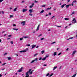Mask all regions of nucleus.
Wrapping results in <instances>:
<instances>
[{
	"instance_id": "f257e3e1",
	"label": "nucleus",
	"mask_w": 77,
	"mask_h": 77,
	"mask_svg": "<svg viewBox=\"0 0 77 77\" xmlns=\"http://www.w3.org/2000/svg\"><path fill=\"white\" fill-rule=\"evenodd\" d=\"M28 50L29 49L26 48V50L20 51H19V52L20 53H25L26 52H27V50Z\"/></svg>"
},
{
	"instance_id": "f03ea898",
	"label": "nucleus",
	"mask_w": 77,
	"mask_h": 77,
	"mask_svg": "<svg viewBox=\"0 0 77 77\" xmlns=\"http://www.w3.org/2000/svg\"><path fill=\"white\" fill-rule=\"evenodd\" d=\"M31 71H32V69H30L26 73V75L27 77H29V73L30 72H31Z\"/></svg>"
},
{
	"instance_id": "7ed1b4c3",
	"label": "nucleus",
	"mask_w": 77,
	"mask_h": 77,
	"mask_svg": "<svg viewBox=\"0 0 77 77\" xmlns=\"http://www.w3.org/2000/svg\"><path fill=\"white\" fill-rule=\"evenodd\" d=\"M21 24H22V26H25L26 24V22L25 21H22L21 23Z\"/></svg>"
},
{
	"instance_id": "20e7f679",
	"label": "nucleus",
	"mask_w": 77,
	"mask_h": 77,
	"mask_svg": "<svg viewBox=\"0 0 77 77\" xmlns=\"http://www.w3.org/2000/svg\"><path fill=\"white\" fill-rule=\"evenodd\" d=\"M31 47H32L31 48V49H33L35 47H36V45H33L31 46Z\"/></svg>"
},
{
	"instance_id": "39448f33",
	"label": "nucleus",
	"mask_w": 77,
	"mask_h": 77,
	"mask_svg": "<svg viewBox=\"0 0 77 77\" xmlns=\"http://www.w3.org/2000/svg\"><path fill=\"white\" fill-rule=\"evenodd\" d=\"M76 52H77V51L76 50H75L73 51V52L72 54V56H74V54Z\"/></svg>"
},
{
	"instance_id": "423d86ee",
	"label": "nucleus",
	"mask_w": 77,
	"mask_h": 77,
	"mask_svg": "<svg viewBox=\"0 0 77 77\" xmlns=\"http://www.w3.org/2000/svg\"><path fill=\"white\" fill-rule=\"evenodd\" d=\"M27 9H23L22 10L23 12H27Z\"/></svg>"
},
{
	"instance_id": "0eeeda50",
	"label": "nucleus",
	"mask_w": 77,
	"mask_h": 77,
	"mask_svg": "<svg viewBox=\"0 0 77 77\" xmlns=\"http://www.w3.org/2000/svg\"><path fill=\"white\" fill-rule=\"evenodd\" d=\"M29 12L30 13H32V12H34V11H33V9H30L29 10Z\"/></svg>"
},
{
	"instance_id": "6e6552de",
	"label": "nucleus",
	"mask_w": 77,
	"mask_h": 77,
	"mask_svg": "<svg viewBox=\"0 0 77 77\" xmlns=\"http://www.w3.org/2000/svg\"><path fill=\"white\" fill-rule=\"evenodd\" d=\"M48 56H46L45 58H43L42 59V60H45L46 59H47V57H48Z\"/></svg>"
},
{
	"instance_id": "1a4fd4ad",
	"label": "nucleus",
	"mask_w": 77,
	"mask_h": 77,
	"mask_svg": "<svg viewBox=\"0 0 77 77\" xmlns=\"http://www.w3.org/2000/svg\"><path fill=\"white\" fill-rule=\"evenodd\" d=\"M39 26H40V25H39L37 27V28L36 29V31H38V30H39Z\"/></svg>"
},
{
	"instance_id": "9d476101",
	"label": "nucleus",
	"mask_w": 77,
	"mask_h": 77,
	"mask_svg": "<svg viewBox=\"0 0 77 77\" xmlns=\"http://www.w3.org/2000/svg\"><path fill=\"white\" fill-rule=\"evenodd\" d=\"M72 21H74L73 23H77V21L75 20V18H74L72 20Z\"/></svg>"
},
{
	"instance_id": "9b49d317",
	"label": "nucleus",
	"mask_w": 77,
	"mask_h": 77,
	"mask_svg": "<svg viewBox=\"0 0 77 77\" xmlns=\"http://www.w3.org/2000/svg\"><path fill=\"white\" fill-rule=\"evenodd\" d=\"M23 67H21V69H20L19 70H18V72H21V71H22V69H23Z\"/></svg>"
},
{
	"instance_id": "f8f14e48",
	"label": "nucleus",
	"mask_w": 77,
	"mask_h": 77,
	"mask_svg": "<svg viewBox=\"0 0 77 77\" xmlns=\"http://www.w3.org/2000/svg\"><path fill=\"white\" fill-rule=\"evenodd\" d=\"M33 6H34V3H33V4H32V5H30V6H29L30 8H33Z\"/></svg>"
},
{
	"instance_id": "ddd939ff",
	"label": "nucleus",
	"mask_w": 77,
	"mask_h": 77,
	"mask_svg": "<svg viewBox=\"0 0 77 77\" xmlns=\"http://www.w3.org/2000/svg\"><path fill=\"white\" fill-rule=\"evenodd\" d=\"M69 6H71V4L68 5H67L66 6V9H67V8H69Z\"/></svg>"
},
{
	"instance_id": "4468645a",
	"label": "nucleus",
	"mask_w": 77,
	"mask_h": 77,
	"mask_svg": "<svg viewBox=\"0 0 77 77\" xmlns=\"http://www.w3.org/2000/svg\"><path fill=\"white\" fill-rule=\"evenodd\" d=\"M57 55V53L56 52H54V53L53 56H55Z\"/></svg>"
},
{
	"instance_id": "2eb2a0df",
	"label": "nucleus",
	"mask_w": 77,
	"mask_h": 77,
	"mask_svg": "<svg viewBox=\"0 0 77 77\" xmlns=\"http://www.w3.org/2000/svg\"><path fill=\"white\" fill-rule=\"evenodd\" d=\"M33 71L34 70H32L31 71V72H29L30 73V74H33Z\"/></svg>"
},
{
	"instance_id": "dca6fc26",
	"label": "nucleus",
	"mask_w": 77,
	"mask_h": 77,
	"mask_svg": "<svg viewBox=\"0 0 77 77\" xmlns=\"http://www.w3.org/2000/svg\"><path fill=\"white\" fill-rule=\"evenodd\" d=\"M65 5H66V4H64L63 5H62L61 6V8H64V6H65Z\"/></svg>"
},
{
	"instance_id": "f3484780",
	"label": "nucleus",
	"mask_w": 77,
	"mask_h": 77,
	"mask_svg": "<svg viewBox=\"0 0 77 77\" xmlns=\"http://www.w3.org/2000/svg\"><path fill=\"white\" fill-rule=\"evenodd\" d=\"M13 30H16V31H17V30H18V29L17 28H13Z\"/></svg>"
},
{
	"instance_id": "a211bd4d",
	"label": "nucleus",
	"mask_w": 77,
	"mask_h": 77,
	"mask_svg": "<svg viewBox=\"0 0 77 77\" xmlns=\"http://www.w3.org/2000/svg\"><path fill=\"white\" fill-rule=\"evenodd\" d=\"M17 7H16L14 9L13 11L14 12H15V11H17Z\"/></svg>"
},
{
	"instance_id": "6ab92c4d",
	"label": "nucleus",
	"mask_w": 77,
	"mask_h": 77,
	"mask_svg": "<svg viewBox=\"0 0 77 77\" xmlns=\"http://www.w3.org/2000/svg\"><path fill=\"white\" fill-rule=\"evenodd\" d=\"M44 10H42L40 12V14H42L44 13Z\"/></svg>"
},
{
	"instance_id": "aec40b11",
	"label": "nucleus",
	"mask_w": 77,
	"mask_h": 77,
	"mask_svg": "<svg viewBox=\"0 0 77 77\" xmlns=\"http://www.w3.org/2000/svg\"><path fill=\"white\" fill-rule=\"evenodd\" d=\"M45 53V51H44V50L42 51H41V53L42 54H44Z\"/></svg>"
},
{
	"instance_id": "412c9836",
	"label": "nucleus",
	"mask_w": 77,
	"mask_h": 77,
	"mask_svg": "<svg viewBox=\"0 0 77 77\" xmlns=\"http://www.w3.org/2000/svg\"><path fill=\"white\" fill-rule=\"evenodd\" d=\"M57 66H56L55 67H54L53 68V71H54V70H55V69H56V68H57Z\"/></svg>"
},
{
	"instance_id": "4be33fe9",
	"label": "nucleus",
	"mask_w": 77,
	"mask_h": 77,
	"mask_svg": "<svg viewBox=\"0 0 77 77\" xmlns=\"http://www.w3.org/2000/svg\"><path fill=\"white\" fill-rule=\"evenodd\" d=\"M73 38H74L73 37H72L69 39H67V40L68 41V40H69V39H73Z\"/></svg>"
},
{
	"instance_id": "5701e85b",
	"label": "nucleus",
	"mask_w": 77,
	"mask_h": 77,
	"mask_svg": "<svg viewBox=\"0 0 77 77\" xmlns=\"http://www.w3.org/2000/svg\"><path fill=\"white\" fill-rule=\"evenodd\" d=\"M34 61L35 62H37V61H38V58H35L34 60Z\"/></svg>"
},
{
	"instance_id": "b1692460",
	"label": "nucleus",
	"mask_w": 77,
	"mask_h": 77,
	"mask_svg": "<svg viewBox=\"0 0 77 77\" xmlns=\"http://www.w3.org/2000/svg\"><path fill=\"white\" fill-rule=\"evenodd\" d=\"M38 54H38V53H36L34 55V57L36 56H37V55H38Z\"/></svg>"
},
{
	"instance_id": "393cba45",
	"label": "nucleus",
	"mask_w": 77,
	"mask_h": 77,
	"mask_svg": "<svg viewBox=\"0 0 77 77\" xmlns=\"http://www.w3.org/2000/svg\"><path fill=\"white\" fill-rule=\"evenodd\" d=\"M49 75H50V73H47V74H46V77H47V76H49Z\"/></svg>"
},
{
	"instance_id": "a878e982",
	"label": "nucleus",
	"mask_w": 77,
	"mask_h": 77,
	"mask_svg": "<svg viewBox=\"0 0 77 77\" xmlns=\"http://www.w3.org/2000/svg\"><path fill=\"white\" fill-rule=\"evenodd\" d=\"M64 20H66V21H67V20H69V19L68 18H65Z\"/></svg>"
},
{
	"instance_id": "bb28decb",
	"label": "nucleus",
	"mask_w": 77,
	"mask_h": 77,
	"mask_svg": "<svg viewBox=\"0 0 77 77\" xmlns=\"http://www.w3.org/2000/svg\"><path fill=\"white\" fill-rule=\"evenodd\" d=\"M75 13V12H74V11H73L72 12V14H71V15H72L74 14V13Z\"/></svg>"
},
{
	"instance_id": "cd10ccee",
	"label": "nucleus",
	"mask_w": 77,
	"mask_h": 77,
	"mask_svg": "<svg viewBox=\"0 0 77 77\" xmlns=\"http://www.w3.org/2000/svg\"><path fill=\"white\" fill-rule=\"evenodd\" d=\"M27 38H29V37L28 36H25L24 37V39H27Z\"/></svg>"
},
{
	"instance_id": "c85d7f7f",
	"label": "nucleus",
	"mask_w": 77,
	"mask_h": 77,
	"mask_svg": "<svg viewBox=\"0 0 77 77\" xmlns=\"http://www.w3.org/2000/svg\"><path fill=\"white\" fill-rule=\"evenodd\" d=\"M7 58L8 60H11V57H8Z\"/></svg>"
},
{
	"instance_id": "c756f323",
	"label": "nucleus",
	"mask_w": 77,
	"mask_h": 77,
	"mask_svg": "<svg viewBox=\"0 0 77 77\" xmlns=\"http://www.w3.org/2000/svg\"><path fill=\"white\" fill-rule=\"evenodd\" d=\"M33 14H32V13L29 14V15H30V16H33Z\"/></svg>"
},
{
	"instance_id": "7c9ffc66",
	"label": "nucleus",
	"mask_w": 77,
	"mask_h": 77,
	"mask_svg": "<svg viewBox=\"0 0 77 77\" xmlns=\"http://www.w3.org/2000/svg\"><path fill=\"white\" fill-rule=\"evenodd\" d=\"M26 46H28V47H30V44H29L26 45Z\"/></svg>"
},
{
	"instance_id": "2f4dec72",
	"label": "nucleus",
	"mask_w": 77,
	"mask_h": 77,
	"mask_svg": "<svg viewBox=\"0 0 77 77\" xmlns=\"http://www.w3.org/2000/svg\"><path fill=\"white\" fill-rule=\"evenodd\" d=\"M42 8H44V7H45V5H42Z\"/></svg>"
},
{
	"instance_id": "473e14b6",
	"label": "nucleus",
	"mask_w": 77,
	"mask_h": 77,
	"mask_svg": "<svg viewBox=\"0 0 77 77\" xmlns=\"http://www.w3.org/2000/svg\"><path fill=\"white\" fill-rule=\"evenodd\" d=\"M35 62L34 60H33L32 61H31L30 62V63H33V62Z\"/></svg>"
},
{
	"instance_id": "72a5a7b5",
	"label": "nucleus",
	"mask_w": 77,
	"mask_h": 77,
	"mask_svg": "<svg viewBox=\"0 0 77 77\" xmlns=\"http://www.w3.org/2000/svg\"><path fill=\"white\" fill-rule=\"evenodd\" d=\"M51 9V7L50 8H47V9L48 10H50V9Z\"/></svg>"
},
{
	"instance_id": "f704fd0d",
	"label": "nucleus",
	"mask_w": 77,
	"mask_h": 77,
	"mask_svg": "<svg viewBox=\"0 0 77 77\" xmlns=\"http://www.w3.org/2000/svg\"><path fill=\"white\" fill-rule=\"evenodd\" d=\"M39 2L36 1V0L35 1V3H38Z\"/></svg>"
},
{
	"instance_id": "c9c22d12",
	"label": "nucleus",
	"mask_w": 77,
	"mask_h": 77,
	"mask_svg": "<svg viewBox=\"0 0 77 77\" xmlns=\"http://www.w3.org/2000/svg\"><path fill=\"white\" fill-rule=\"evenodd\" d=\"M53 75V73H52L50 75V77H51V76H52Z\"/></svg>"
},
{
	"instance_id": "e433bc0d",
	"label": "nucleus",
	"mask_w": 77,
	"mask_h": 77,
	"mask_svg": "<svg viewBox=\"0 0 77 77\" xmlns=\"http://www.w3.org/2000/svg\"><path fill=\"white\" fill-rule=\"evenodd\" d=\"M44 38H41V41H42V40H44Z\"/></svg>"
},
{
	"instance_id": "4c0bfd02",
	"label": "nucleus",
	"mask_w": 77,
	"mask_h": 77,
	"mask_svg": "<svg viewBox=\"0 0 77 77\" xmlns=\"http://www.w3.org/2000/svg\"><path fill=\"white\" fill-rule=\"evenodd\" d=\"M23 38H21L20 39V41H22V40H23Z\"/></svg>"
},
{
	"instance_id": "58836bf2",
	"label": "nucleus",
	"mask_w": 77,
	"mask_h": 77,
	"mask_svg": "<svg viewBox=\"0 0 77 77\" xmlns=\"http://www.w3.org/2000/svg\"><path fill=\"white\" fill-rule=\"evenodd\" d=\"M10 43H11V44H13V41H11V42H10Z\"/></svg>"
},
{
	"instance_id": "ea45409f",
	"label": "nucleus",
	"mask_w": 77,
	"mask_h": 77,
	"mask_svg": "<svg viewBox=\"0 0 77 77\" xmlns=\"http://www.w3.org/2000/svg\"><path fill=\"white\" fill-rule=\"evenodd\" d=\"M55 26H56V27H61V26H58L57 25H55Z\"/></svg>"
},
{
	"instance_id": "a19ab883",
	"label": "nucleus",
	"mask_w": 77,
	"mask_h": 77,
	"mask_svg": "<svg viewBox=\"0 0 77 77\" xmlns=\"http://www.w3.org/2000/svg\"><path fill=\"white\" fill-rule=\"evenodd\" d=\"M6 63H3V64H2V65H3H3H5V64H6Z\"/></svg>"
},
{
	"instance_id": "79ce46f5",
	"label": "nucleus",
	"mask_w": 77,
	"mask_h": 77,
	"mask_svg": "<svg viewBox=\"0 0 77 77\" xmlns=\"http://www.w3.org/2000/svg\"><path fill=\"white\" fill-rule=\"evenodd\" d=\"M7 53H5L4 54V56H5V55H7Z\"/></svg>"
},
{
	"instance_id": "37998d69",
	"label": "nucleus",
	"mask_w": 77,
	"mask_h": 77,
	"mask_svg": "<svg viewBox=\"0 0 77 77\" xmlns=\"http://www.w3.org/2000/svg\"><path fill=\"white\" fill-rule=\"evenodd\" d=\"M41 59H42V57H40V58L39 59V60H41Z\"/></svg>"
},
{
	"instance_id": "c03bdc74",
	"label": "nucleus",
	"mask_w": 77,
	"mask_h": 77,
	"mask_svg": "<svg viewBox=\"0 0 77 77\" xmlns=\"http://www.w3.org/2000/svg\"><path fill=\"white\" fill-rule=\"evenodd\" d=\"M25 2V1H22L21 2V3H24Z\"/></svg>"
},
{
	"instance_id": "a18cd8bd",
	"label": "nucleus",
	"mask_w": 77,
	"mask_h": 77,
	"mask_svg": "<svg viewBox=\"0 0 77 77\" xmlns=\"http://www.w3.org/2000/svg\"><path fill=\"white\" fill-rule=\"evenodd\" d=\"M75 2H77V1H74L73 2H72L73 3H75Z\"/></svg>"
},
{
	"instance_id": "49530a36",
	"label": "nucleus",
	"mask_w": 77,
	"mask_h": 77,
	"mask_svg": "<svg viewBox=\"0 0 77 77\" xmlns=\"http://www.w3.org/2000/svg\"><path fill=\"white\" fill-rule=\"evenodd\" d=\"M4 0H0V3H2L3 1Z\"/></svg>"
},
{
	"instance_id": "de8ad7c7",
	"label": "nucleus",
	"mask_w": 77,
	"mask_h": 77,
	"mask_svg": "<svg viewBox=\"0 0 77 77\" xmlns=\"http://www.w3.org/2000/svg\"><path fill=\"white\" fill-rule=\"evenodd\" d=\"M62 54V53H59L58 54V56H59L60 55V54Z\"/></svg>"
},
{
	"instance_id": "09e8293b",
	"label": "nucleus",
	"mask_w": 77,
	"mask_h": 77,
	"mask_svg": "<svg viewBox=\"0 0 77 77\" xmlns=\"http://www.w3.org/2000/svg\"><path fill=\"white\" fill-rule=\"evenodd\" d=\"M13 17V15H10V18H12Z\"/></svg>"
},
{
	"instance_id": "8fccbe9b",
	"label": "nucleus",
	"mask_w": 77,
	"mask_h": 77,
	"mask_svg": "<svg viewBox=\"0 0 77 77\" xmlns=\"http://www.w3.org/2000/svg\"><path fill=\"white\" fill-rule=\"evenodd\" d=\"M49 15H51V13H49Z\"/></svg>"
},
{
	"instance_id": "3c124183",
	"label": "nucleus",
	"mask_w": 77,
	"mask_h": 77,
	"mask_svg": "<svg viewBox=\"0 0 77 77\" xmlns=\"http://www.w3.org/2000/svg\"><path fill=\"white\" fill-rule=\"evenodd\" d=\"M13 26L14 27H15L16 26V25H15V24H14L13 25Z\"/></svg>"
},
{
	"instance_id": "603ef678",
	"label": "nucleus",
	"mask_w": 77,
	"mask_h": 77,
	"mask_svg": "<svg viewBox=\"0 0 77 77\" xmlns=\"http://www.w3.org/2000/svg\"><path fill=\"white\" fill-rule=\"evenodd\" d=\"M55 43H56V42H53L51 43V44H55Z\"/></svg>"
},
{
	"instance_id": "864d4df0",
	"label": "nucleus",
	"mask_w": 77,
	"mask_h": 77,
	"mask_svg": "<svg viewBox=\"0 0 77 77\" xmlns=\"http://www.w3.org/2000/svg\"><path fill=\"white\" fill-rule=\"evenodd\" d=\"M33 33H35V31H33Z\"/></svg>"
},
{
	"instance_id": "5fc2aeb1",
	"label": "nucleus",
	"mask_w": 77,
	"mask_h": 77,
	"mask_svg": "<svg viewBox=\"0 0 77 77\" xmlns=\"http://www.w3.org/2000/svg\"><path fill=\"white\" fill-rule=\"evenodd\" d=\"M11 36H12V35H8V37H11Z\"/></svg>"
},
{
	"instance_id": "6e6d98bb",
	"label": "nucleus",
	"mask_w": 77,
	"mask_h": 77,
	"mask_svg": "<svg viewBox=\"0 0 77 77\" xmlns=\"http://www.w3.org/2000/svg\"><path fill=\"white\" fill-rule=\"evenodd\" d=\"M39 48V46H37L36 47V48Z\"/></svg>"
},
{
	"instance_id": "4d7b16f0",
	"label": "nucleus",
	"mask_w": 77,
	"mask_h": 77,
	"mask_svg": "<svg viewBox=\"0 0 77 77\" xmlns=\"http://www.w3.org/2000/svg\"><path fill=\"white\" fill-rule=\"evenodd\" d=\"M2 14H4V13H5L4 11H2Z\"/></svg>"
},
{
	"instance_id": "13d9d810",
	"label": "nucleus",
	"mask_w": 77,
	"mask_h": 77,
	"mask_svg": "<svg viewBox=\"0 0 77 77\" xmlns=\"http://www.w3.org/2000/svg\"><path fill=\"white\" fill-rule=\"evenodd\" d=\"M55 16H53L52 17V18H51V19H52V18H54V17H55Z\"/></svg>"
},
{
	"instance_id": "bf43d9fd",
	"label": "nucleus",
	"mask_w": 77,
	"mask_h": 77,
	"mask_svg": "<svg viewBox=\"0 0 77 77\" xmlns=\"http://www.w3.org/2000/svg\"><path fill=\"white\" fill-rule=\"evenodd\" d=\"M73 5H74V3L72 2V6H73Z\"/></svg>"
},
{
	"instance_id": "052dcab7",
	"label": "nucleus",
	"mask_w": 77,
	"mask_h": 77,
	"mask_svg": "<svg viewBox=\"0 0 77 77\" xmlns=\"http://www.w3.org/2000/svg\"><path fill=\"white\" fill-rule=\"evenodd\" d=\"M7 40H9V39H10V38H7Z\"/></svg>"
},
{
	"instance_id": "680f3d73",
	"label": "nucleus",
	"mask_w": 77,
	"mask_h": 77,
	"mask_svg": "<svg viewBox=\"0 0 77 77\" xmlns=\"http://www.w3.org/2000/svg\"><path fill=\"white\" fill-rule=\"evenodd\" d=\"M47 66V65L46 64H44V66Z\"/></svg>"
},
{
	"instance_id": "e2e57ef3",
	"label": "nucleus",
	"mask_w": 77,
	"mask_h": 77,
	"mask_svg": "<svg viewBox=\"0 0 77 77\" xmlns=\"http://www.w3.org/2000/svg\"><path fill=\"white\" fill-rule=\"evenodd\" d=\"M67 27H68V26H66L65 27V29H67Z\"/></svg>"
},
{
	"instance_id": "0e129e2a",
	"label": "nucleus",
	"mask_w": 77,
	"mask_h": 77,
	"mask_svg": "<svg viewBox=\"0 0 77 77\" xmlns=\"http://www.w3.org/2000/svg\"><path fill=\"white\" fill-rule=\"evenodd\" d=\"M41 35H41V34L40 35L38 36V37H40V36H41Z\"/></svg>"
},
{
	"instance_id": "69168bd1",
	"label": "nucleus",
	"mask_w": 77,
	"mask_h": 77,
	"mask_svg": "<svg viewBox=\"0 0 77 77\" xmlns=\"http://www.w3.org/2000/svg\"><path fill=\"white\" fill-rule=\"evenodd\" d=\"M69 49V48H67V49H66V50L67 51H68V49Z\"/></svg>"
},
{
	"instance_id": "338daca9",
	"label": "nucleus",
	"mask_w": 77,
	"mask_h": 77,
	"mask_svg": "<svg viewBox=\"0 0 77 77\" xmlns=\"http://www.w3.org/2000/svg\"><path fill=\"white\" fill-rule=\"evenodd\" d=\"M56 8H54V11H56Z\"/></svg>"
},
{
	"instance_id": "774afa93",
	"label": "nucleus",
	"mask_w": 77,
	"mask_h": 77,
	"mask_svg": "<svg viewBox=\"0 0 77 77\" xmlns=\"http://www.w3.org/2000/svg\"><path fill=\"white\" fill-rule=\"evenodd\" d=\"M2 75L1 74H0V77H2Z\"/></svg>"
}]
</instances>
